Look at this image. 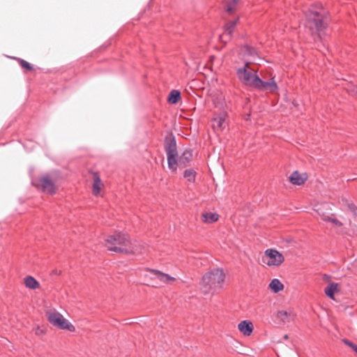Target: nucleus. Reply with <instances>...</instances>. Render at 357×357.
Here are the masks:
<instances>
[{
	"mask_svg": "<svg viewBox=\"0 0 357 357\" xmlns=\"http://www.w3.org/2000/svg\"><path fill=\"white\" fill-rule=\"evenodd\" d=\"M327 15V11L322 6H311L306 14V24L312 33H319L326 27Z\"/></svg>",
	"mask_w": 357,
	"mask_h": 357,
	"instance_id": "1",
	"label": "nucleus"
},
{
	"mask_svg": "<svg viewBox=\"0 0 357 357\" xmlns=\"http://www.w3.org/2000/svg\"><path fill=\"white\" fill-rule=\"evenodd\" d=\"M105 246L108 250L119 253L131 254L137 252L129 237L122 233H115L109 236L105 239Z\"/></svg>",
	"mask_w": 357,
	"mask_h": 357,
	"instance_id": "2",
	"label": "nucleus"
},
{
	"mask_svg": "<svg viewBox=\"0 0 357 357\" xmlns=\"http://www.w3.org/2000/svg\"><path fill=\"white\" fill-rule=\"evenodd\" d=\"M258 69L250 66V63H245L244 67L237 70L239 80L245 86L257 89L261 83V78L257 75Z\"/></svg>",
	"mask_w": 357,
	"mask_h": 357,
	"instance_id": "3",
	"label": "nucleus"
},
{
	"mask_svg": "<svg viewBox=\"0 0 357 357\" xmlns=\"http://www.w3.org/2000/svg\"><path fill=\"white\" fill-rule=\"evenodd\" d=\"M225 273L222 270L215 269L206 273L202 280V288L208 293L215 287H220L225 281Z\"/></svg>",
	"mask_w": 357,
	"mask_h": 357,
	"instance_id": "4",
	"label": "nucleus"
},
{
	"mask_svg": "<svg viewBox=\"0 0 357 357\" xmlns=\"http://www.w3.org/2000/svg\"><path fill=\"white\" fill-rule=\"evenodd\" d=\"M46 317L49 322L55 327L70 332H75V327L55 309L46 311Z\"/></svg>",
	"mask_w": 357,
	"mask_h": 357,
	"instance_id": "5",
	"label": "nucleus"
},
{
	"mask_svg": "<svg viewBox=\"0 0 357 357\" xmlns=\"http://www.w3.org/2000/svg\"><path fill=\"white\" fill-rule=\"evenodd\" d=\"M264 264L269 267H278L284 261V257L275 249H267L261 257Z\"/></svg>",
	"mask_w": 357,
	"mask_h": 357,
	"instance_id": "6",
	"label": "nucleus"
},
{
	"mask_svg": "<svg viewBox=\"0 0 357 357\" xmlns=\"http://www.w3.org/2000/svg\"><path fill=\"white\" fill-rule=\"evenodd\" d=\"M37 188H40L45 192L53 195L56 192V187L54 182L49 176H43L34 181Z\"/></svg>",
	"mask_w": 357,
	"mask_h": 357,
	"instance_id": "7",
	"label": "nucleus"
},
{
	"mask_svg": "<svg viewBox=\"0 0 357 357\" xmlns=\"http://www.w3.org/2000/svg\"><path fill=\"white\" fill-rule=\"evenodd\" d=\"M147 271L155 275L161 283L166 285H172L178 280L177 278L163 273L159 270L148 269Z\"/></svg>",
	"mask_w": 357,
	"mask_h": 357,
	"instance_id": "8",
	"label": "nucleus"
},
{
	"mask_svg": "<svg viewBox=\"0 0 357 357\" xmlns=\"http://www.w3.org/2000/svg\"><path fill=\"white\" fill-rule=\"evenodd\" d=\"M296 317L294 309L280 310L276 313L277 319L282 324L293 321Z\"/></svg>",
	"mask_w": 357,
	"mask_h": 357,
	"instance_id": "9",
	"label": "nucleus"
},
{
	"mask_svg": "<svg viewBox=\"0 0 357 357\" xmlns=\"http://www.w3.org/2000/svg\"><path fill=\"white\" fill-rule=\"evenodd\" d=\"M227 114L225 112L220 113L213 119L212 126L218 132H222L227 126Z\"/></svg>",
	"mask_w": 357,
	"mask_h": 357,
	"instance_id": "10",
	"label": "nucleus"
},
{
	"mask_svg": "<svg viewBox=\"0 0 357 357\" xmlns=\"http://www.w3.org/2000/svg\"><path fill=\"white\" fill-rule=\"evenodd\" d=\"M238 22V18L229 21L225 26L224 32L220 36V40L223 43H227L231 38L232 33Z\"/></svg>",
	"mask_w": 357,
	"mask_h": 357,
	"instance_id": "11",
	"label": "nucleus"
},
{
	"mask_svg": "<svg viewBox=\"0 0 357 357\" xmlns=\"http://www.w3.org/2000/svg\"><path fill=\"white\" fill-rule=\"evenodd\" d=\"M257 89L264 90L269 93H275L278 91V86L274 80V77H271L268 80L264 77L261 79V83L258 84Z\"/></svg>",
	"mask_w": 357,
	"mask_h": 357,
	"instance_id": "12",
	"label": "nucleus"
},
{
	"mask_svg": "<svg viewBox=\"0 0 357 357\" xmlns=\"http://www.w3.org/2000/svg\"><path fill=\"white\" fill-rule=\"evenodd\" d=\"M308 178L306 172H301L298 170L294 171L289 176V181L292 185H302Z\"/></svg>",
	"mask_w": 357,
	"mask_h": 357,
	"instance_id": "13",
	"label": "nucleus"
},
{
	"mask_svg": "<svg viewBox=\"0 0 357 357\" xmlns=\"http://www.w3.org/2000/svg\"><path fill=\"white\" fill-rule=\"evenodd\" d=\"M241 54L243 55V58L245 60V63L249 62L250 65L251 63H255L257 61V53L252 47L248 45L243 47L241 49Z\"/></svg>",
	"mask_w": 357,
	"mask_h": 357,
	"instance_id": "14",
	"label": "nucleus"
},
{
	"mask_svg": "<svg viewBox=\"0 0 357 357\" xmlns=\"http://www.w3.org/2000/svg\"><path fill=\"white\" fill-rule=\"evenodd\" d=\"M237 328L243 335L249 337L254 331V325L250 320H243L238 323Z\"/></svg>",
	"mask_w": 357,
	"mask_h": 357,
	"instance_id": "15",
	"label": "nucleus"
},
{
	"mask_svg": "<svg viewBox=\"0 0 357 357\" xmlns=\"http://www.w3.org/2000/svg\"><path fill=\"white\" fill-rule=\"evenodd\" d=\"M93 176L92 193L94 196H101L100 191L104 188V184L101 181L98 173L91 172Z\"/></svg>",
	"mask_w": 357,
	"mask_h": 357,
	"instance_id": "16",
	"label": "nucleus"
},
{
	"mask_svg": "<svg viewBox=\"0 0 357 357\" xmlns=\"http://www.w3.org/2000/svg\"><path fill=\"white\" fill-rule=\"evenodd\" d=\"M220 215L216 212L204 211L201 214V220L205 224H213L218 221Z\"/></svg>",
	"mask_w": 357,
	"mask_h": 357,
	"instance_id": "17",
	"label": "nucleus"
},
{
	"mask_svg": "<svg viewBox=\"0 0 357 357\" xmlns=\"http://www.w3.org/2000/svg\"><path fill=\"white\" fill-rule=\"evenodd\" d=\"M340 291V285L338 283L330 282L324 289V292L330 298L335 300L334 294Z\"/></svg>",
	"mask_w": 357,
	"mask_h": 357,
	"instance_id": "18",
	"label": "nucleus"
},
{
	"mask_svg": "<svg viewBox=\"0 0 357 357\" xmlns=\"http://www.w3.org/2000/svg\"><path fill=\"white\" fill-rule=\"evenodd\" d=\"M268 288L273 293H278L280 291H283L284 285L281 282V281L279 279L275 278L273 279L269 283Z\"/></svg>",
	"mask_w": 357,
	"mask_h": 357,
	"instance_id": "19",
	"label": "nucleus"
},
{
	"mask_svg": "<svg viewBox=\"0 0 357 357\" xmlns=\"http://www.w3.org/2000/svg\"><path fill=\"white\" fill-rule=\"evenodd\" d=\"M167 162L169 168L173 172L176 171L177 167H182L178 164V158L177 159V155H168Z\"/></svg>",
	"mask_w": 357,
	"mask_h": 357,
	"instance_id": "20",
	"label": "nucleus"
},
{
	"mask_svg": "<svg viewBox=\"0 0 357 357\" xmlns=\"http://www.w3.org/2000/svg\"><path fill=\"white\" fill-rule=\"evenodd\" d=\"M24 284L30 289H36L40 287L39 282L32 276H27L24 278Z\"/></svg>",
	"mask_w": 357,
	"mask_h": 357,
	"instance_id": "21",
	"label": "nucleus"
},
{
	"mask_svg": "<svg viewBox=\"0 0 357 357\" xmlns=\"http://www.w3.org/2000/svg\"><path fill=\"white\" fill-rule=\"evenodd\" d=\"M165 150L167 156L177 155L176 144L174 139H172L169 140V142L165 146Z\"/></svg>",
	"mask_w": 357,
	"mask_h": 357,
	"instance_id": "22",
	"label": "nucleus"
},
{
	"mask_svg": "<svg viewBox=\"0 0 357 357\" xmlns=\"http://www.w3.org/2000/svg\"><path fill=\"white\" fill-rule=\"evenodd\" d=\"M192 154L190 151H185L178 158V164L184 167L192 158Z\"/></svg>",
	"mask_w": 357,
	"mask_h": 357,
	"instance_id": "23",
	"label": "nucleus"
},
{
	"mask_svg": "<svg viewBox=\"0 0 357 357\" xmlns=\"http://www.w3.org/2000/svg\"><path fill=\"white\" fill-rule=\"evenodd\" d=\"M321 215V218L323 220H324L326 222H331L336 227H341L343 226V223L340 220L337 219L336 218L327 215L324 213H323Z\"/></svg>",
	"mask_w": 357,
	"mask_h": 357,
	"instance_id": "24",
	"label": "nucleus"
},
{
	"mask_svg": "<svg viewBox=\"0 0 357 357\" xmlns=\"http://www.w3.org/2000/svg\"><path fill=\"white\" fill-rule=\"evenodd\" d=\"M181 98V93L177 90H173L170 92L168 97V102L172 104H176Z\"/></svg>",
	"mask_w": 357,
	"mask_h": 357,
	"instance_id": "25",
	"label": "nucleus"
},
{
	"mask_svg": "<svg viewBox=\"0 0 357 357\" xmlns=\"http://www.w3.org/2000/svg\"><path fill=\"white\" fill-rule=\"evenodd\" d=\"M196 172L192 169H186L184 172V177L188 179L190 182H194L195 181Z\"/></svg>",
	"mask_w": 357,
	"mask_h": 357,
	"instance_id": "26",
	"label": "nucleus"
},
{
	"mask_svg": "<svg viewBox=\"0 0 357 357\" xmlns=\"http://www.w3.org/2000/svg\"><path fill=\"white\" fill-rule=\"evenodd\" d=\"M226 4V9L229 13L233 12L235 8V6L238 1V0H224Z\"/></svg>",
	"mask_w": 357,
	"mask_h": 357,
	"instance_id": "27",
	"label": "nucleus"
},
{
	"mask_svg": "<svg viewBox=\"0 0 357 357\" xmlns=\"http://www.w3.org/2000/svg\"><path fill=\"white\" fill-rule=\"evenodd\" d=\"M347 206L354 218L357 220V206L352 202H348Z\"/></svg>",
	"mask_w": 357,
	"mask_h": 357,
	"instance_id": "28",
	"label": "nucleus"
},
{
	"mask_svg": "<svg viewBox=\"0 0 357 357\" xmlns=\"http://www.w3.org/2000/svg\"><path fill=\"white\" fill-rule=\"evenodd\" d=\"M20 63L21 65V66L23 68H25L28 70H33V68L31 66V65L28 63L27 61L23 60V59H20Z\"/></svg>",
	"mask_w": 357,
	"mask_h": 357,
	"instance_id": "29",
	"label": "nucleus"
},
{
	"mask_svg": "<svg viewBox=\"0 0 357 357\" xmlns=\"http://www.w3.org/2000/svg\"><path fill=\"white\" fill-rule=\"evenodd\" d=\"M342 341H343V342H344L345 344H347V346H349V347H351V345H352V344H353V343H352V342H349V340H345V339H344V340H343Z\"/></svg>",
	"mask_w": 357,
	"mask_h": 357,
	"instance_id": "30",
	"label": "nucleus"
},
{
	"mask_svg": "<svg viewBox=\"0 0 357 357\" xmlns=\"http://www.w3.org/2000/svg\"><path fill=\"white\" fill-rule=\"evenodd\" d=\"M350 347L357 354V345L353 343V344L351 345Z\"/></svg>",
	"mask_w": 357,
	"mask_h": 357,
	"instance_id": "31",
	"label": "nucleus"
},
{
	"mask_svg": "<svg viewBox=\"0 0 357 357\" xmlns=\"http://www.w3.org/2000/svg\"><path fill=\"white\" fill-rule=\"evenodd\" d=\"M40 332V333H42L43 331H40L39 328H37V330H36V333L37 335H38Z\"/></svg>",
	"mask_w": 357,
	"mask_h": 357,
	"instance_id": "32",
	"label": "nucleus"
},
{
	"mask_svg": "<svg viewBox=\"0 0 357 357\" xmlns=\"http://www.w3.org/2000/svg\"><path fill=\"white\" fill-rule=\"evenodd\" d=\"M284 340H287L288 339V335H284Z\"/></svg>",
	"mask_w": 357,
	"mask_h": 357,
	"instance_id": "33",
	"label": "nucleus"
},
{
	"mask_svg": "<svg viewBox=\"0 0 357 357\" xmlns=\"http://www.w3.org/2000/svg\"><path fill=\"white\" fill-rule=\"evenodd\" d=\"M349 225H350L351 227L354 226V225L352 224V222H351V221H349Z\"/></svg>",
	"mask_w": 357,
	"mask_h": 357,
	"instance_id": "34",
	"label": "nucleus"
},
{
	"mask_svg": "<svg viewBox=\"0 0 357 357\" xmlns=\"http://www.w3.org/2000/svg\"><path fill=\"white\" fill-rule=\"evenodd\" d=\"M326 280H328V276L325 275Z\"/></svg>",
	"mask_w": 357,
	"mask_h": 357,
	"instance_id": "35",
	"label": "nucleus"
},
{
	"mask_svg": "<svg viewBox=\"0 0 357 357\" xmlns=\"http://www.w3.org/2000/svg\"><path fill=\"white\" fill-rule=\"evenodd\" d=\"M326 280H328V276L325 275Z\"/></svg>",
	"mask_w": 357,
	"mask_h": 357,
	"instance_id": "36",
	"label": "nucleus"
}]
</instances>
